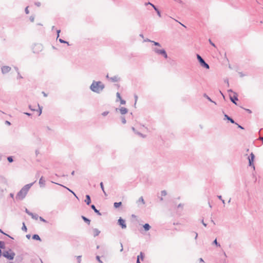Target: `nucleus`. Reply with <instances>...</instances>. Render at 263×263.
I'll list each match as a JSON object with an SVG mask.
<instances>
[{"label":"nucleus","instance_id":"nucleus-6","mask_svg":"<svg viewBox=\"0 0 263 263\" xmlns=\"http://www.w3.org/2000/svg\"><path fill=\"white\" fill-rule=\"evenodd\" d=\"M43 46L41 44H34L32 47V50L34 53H38L43 50Z\"/></svg>","mask_w":263,"mask_h":263},{"label":"nucleus","instance_id":"nucleus-14","mask_svg":"<svg viewBox=\"0 0 263 263\" xmlns=\"http://www.w3.org/2000/svg\"><path fill=\"white\" fill-rule=\"evenodd\" d=\"M93 231V235L94 237H96L99 235L100 233V231L96 228H95L92 230Z\"/></svg>","mask_w":263,"mask_h":263},{"label":"nucleus","instance_id":"nucleus-16","mask_svg":"<svg viewBox=\"0 0 263 263\" xmlns=\"http://www.w3.org/2000/svg\"><path fill=\"white\" fill-rule=\"evenodd\" d=\"M91 208L94 211V212L97 213L98 215H101V213L99 212V210H98L96 208L95 205L92 204L91 205Z\"/></svg>","mask_w":263,"mask_h":263},{"label":"nucleus","instance_id":"nucleus-11","mask_svg":"<svg viewBox=\"0 0 263 263\" xmlns=\"http://www.w3.org/2000/svg\"><path fill=\"white\" fill-rule=\"evenodd\" d=\"M45 180L43 179V177L42 176L39 180V184L41 187H44L45 186Z\"/></svg>","mask_w":263,"mask_h":263},{"label":"nucleus","instance_id":"nucleus-57","mask_svg":"<svg viewBox=\"0 0 263 263\" xmlns=\"http://www.w3.org/2000/svg\"><path fill=\"white\" fill-rule=\"evenodd\" d=\"M182 207H183V205L181 203L179 204L178 205V208H182Z\"/></svg>","mask_w":263,"mask_h":263},{"label":"nucleus","instance_id":"nucleus-51","mask_svg":"<svg viewBox=\"0 0 263 263\" xmlns=\"http://www.w3.org/2000/svg\"><path fill=\"white\" fill-rule=\"evenodd\" d=\"M25 212L26 213L28 214L29 215H30V214H31V212H30L27 209H26L25 210Z\"/></svg>","mask_w":263,"mask_h":263},{"label":"nucleus","instance_id":"nucleus-17","mask_svg":"<svg viewBox=\"0 0 263 263\" xmlns=\"http://www.w3.org/2000/svg\"><path fill=\"white\" fill-rule=\"evenodd\" d=\"M224 117L228 120L230 121L232 123L236 124V123L235 122L234 120L232 118L230 117L229 116H228L227 115L225 114L224 115Z\"/></svg>","mask_w":263,"mask_h":263},{"label":"nucleus","instance_id":"nucleus-56","mask_svg":"<svg viewBox=\"0 0 263 263\" xmlns=\"http://www.w3.org/2000/svg\"><path fill=\"white\" fill-rule=\"evenodd\" d=\"M120 245H121V249H120V252H122L123 250V248L122 243L121 242L120 243Z\"/></svg>","mask_w":263,"mask_h":263},{"label":"nucleus","instance_id":"nucleus-7","mask_svg":"<svg viewBox=\"0 0 263 263\" xmlns=\"http://www.w3.org/2000/svg\"><path fill=\"white\" fill-rule=\"evenodd\" d=\"M255 158V156L253 153H251L250 156L248 157L249 165L252 166L254 170L255 167L253 163V161Z\"/></svg>","mask_w":263,"mask_h":263},{"label":"nucleus","instance_id":"nucleus-48","mask_svg":"<svg viewBox=\"0 0 263 263\" xmlns=\"http://www.w3.org/2000/svg\"><path fill=\"white\" fill-rule=\"evenodd\" d=\"M134 98H135V104H136V102H137V100H138V96H137V95H134Z\"/></svg>","mask_w":263,"mask_h":263},{"label":"nucleus","instance_id":"nucleus-18","mask_svg":"<svg viewBox=\"0 0 263 263\" xmlns=\"http://www.w3.org/2000/svg\"><path fill=\"white\" fill-rule=\"evenodd\" d=\"M143 227L145 231H148L151 229V226L148 223H145L143 226Z\"/></svg>","mask_w":263,"mask_h":263},{"label":"nucleus","instance_id":"nucleus-44","mask_svg":"<svg viewBox=\"0 0 263 263\" xmlns=\"http://www.w3.org/2000/svg\"><path fill=\"white\" fill-rule=\"evenodd\" d=\"M116 96H117V98L119 99V100L122 99L119 92H117L116 94Z\"/></svg>","mask_w":263,"mask_h":263},{"label":"nucleus","instance_id":"nucleus-42","mask_svg":"<svg viewBox=\"0 0 263 263\" xmlns=\"http://www.w3.org/2000/svg\"><path fill=\"white\" fill-rule=\"evenodd\" d=\"M120 101L121 104H122V105L125 104L126 103L125 101L122 99H120Z\"/></svg>","mask_w":263,"mask_h":263},{"label":"nucleus","instance_id":"nucleus-34","mask_svg":"<svg viewBox=\"0 0 263 263\" xmlns=\"http://www.w3.org/2000/svg\"><path fill=\"white\" fill-rule=\"evenodd\" d=\"M161 195L162 196H165L167 195V192L165 190H163L161 192Z\"/></svg>","mask_w":263,"mask_h":263},{"label":"nucleus","instance_id":"nucleus-54","mask_svg":"<svg viewBox=\"0 0 263 263\" xmlns=\"http://www.w3.org/2000/svg\"><path fill=\"white\" fill-rule=\"evenodd\" d=\"M132 130H133V131L135 134H136V132H138V131H137V130H136V129H135L134 127H132Z\"/></svg>","mask_w":263,"mask_h":263},{"label":"nucleus","instance_id":"nucleus-52","mask_svg":"<svg viewBox=\"0 0 263 263\" xmlns=\"http://www.w3.org/2000/svg\"><path fill=\"white\" fill-rule=\"evenodd\" d=\"M209 41L210 42V43L211 44V45H212V46H215V44L211 41V40L210 39L209 40Z\"/></svg>","mask_w":263,"mask_h":263},{"label":"nucleus","instance_id":"nucleus-28","mask_svg":"<svg viewBox=\"0 0 263 263\" xmlns=\"http://www.w3.org/2000/svg\"><path fill=\"white\" fill-rule=\"evenodd\" d=\"M55 183L57 184V183ZM57 184H58V183H57ZM59 185H60V184H59ZM60 185H61V186H63L64 187H65L66 189H67L69 192H70L71 193H72L74 195V196H75V197H76L78 198V197H77V196H76V194H75V193H74L72 191H71V190H70L69 189H68V188L66 187V186H64V185H61V184H60Z\"/></svg>","mask_w":263,"mask_h":263},{"label":"nucleus","instance_id":"nucleus-62","mask_svg":"<svg viewBox=\"0 0 263 263\" xmlns=\"http://www.w3.org/2000/svg\"><path fill=\"white\" fill-rule=\"evenodd\" d=\"M236 124H237V125H238V128H241V129H243V127H242L241 125H238V124H237V123H236Z\"/></svg>","mask_w":263,"mask_h":263},{"label":"nucleus","instance_id":"nucleus-8","mask_svg":"<svg viewBox=\"0 0 263 263\" xmlns=\"http://www.w3.org/2000/svg\"><path fill=\"white\" fill-rule=\"evenodd\" d=\"M118 223L120 225L122 229L126 228V224L125 223V221L122 218H120L118 220Z\"/></svg>","mask_w":263,"mask_h":263},{"label":"nucleus","instance_id":"nucleus-31","mask_svg":"<svg viewBox=\"0 0 263 263\" xmlns=\"http://www.w3.org/2000/svg\"><path fill=\"white\" fill-rule=\"evenodd\" d=\"M213 244H214L217 247H220V245L217 242V239H215L213 242Z\"/></svg>","mask_w":263,"mask_h":263},{"label":"nucleus","instance_id":"nucleus-3","mask_svg":"<svg viewBox=\"0 0 263 263\" xmlns=\"http://www.w3.org/2000/svg\"><path fill=\"white\" fill-rule=\"evenodd\" d=\"M2 255L9 260H12L15 254L11 249H9L8 251H4L3 252H2Z\"/></svg>","mask_w":263,"mask_h":263},{"label":"nucleus","instance_id":"nucleus-47","mask_svg":"<svg viewBox=\"0 0 263 263\" xmlns=\"http://www.w3.org/2000/svg\"><path fill=\"white\" fill-rule=\"evenodd\" d=\"M25 13H26V14H29V10H28V7H27L25 8Z\"/></svg>","mask_w":263,"mask_h":263},{"label":"nucleus","instance_id":"nucleus-24","mask_svg":"<svg viewBox=\"0 0 263 263\" xmlns=\"http://www.w3.org/2000/svg\"><path fill=\"white\" fill-rule=\"evenodd\" d=\"M122 204V202H115L114 204V207L115 208H119L120 206H121Z\"/></svg>","mask_w":263,"mask_h":263},{"label":"nucleus","instance_id":"nucleus-22","mask_svg":"<svg viewBox=\"0 0 263 263\" xmlns=\"http://www.w3.org/2000/svg\"><path fill=\"white\" fill-rule=\"evenodd\" d=\"M82 218L83 219V220L86 222V223H87L88 224H90V220L88 219L87 218L85 217V216H82Z\"/></svg>","mask_w":263,"mask_h":263},{"label":"nucleus","instance_id":"nucleus-13","mask_svg":"<svg viewBox=\"0 0 263 263\" xmlns=\"http://www.w3.org/2000/svg\"><path fill=\"white\" fill-rule=\"evenodd\" d=\"M120 113L122 114V115H125L126 114L127 111H128V110L127 108H125V107H121L120 109Z\"/></svg>","mask_w":263,"mask_h":263},{"label":"nucleus","instance_id":"nucleus-26","mask_svg":"<svg viewBox=\"0 0 263 263\" xmlns=\"http://www.w3.org/2000/svg\"><path fill=\"white\" fill-rule=\"evenodd\" d=\"M152 43H153V44L156 46H158L159 47H161V44L158 43V42H155V41H152Z\"/></svg>","mask_w":263,"mask_h":263},{"label":"nucleus","instance_id":"nucleus-25","mask_svg":"<svg viewBox=\"0 0 263 263\" xmlns=\"http://www.w3.org/2000/svg\"><path fill=\"white\" fill-rule=\"evenodd\" d=\"M138 202H141L143 204H145V201H144V200L143 198V197H140L138 200L137 201V203Z\"/></svg>","mask_w":263,"mask_h":263},{"label":"nucleus","instance_id":"nucleus-38","mask_svg":"<svg viewBox=\"0 0 263 263\" xmlns=\"http://www.w3.org/2000/svg\"><path fill=\"white\" fill-rule=\"evenodd\" d=\"M81 256H77V259L78 261V263H81Z\"/></svg>","mask_w":263,"mask_h":263},{"label":"nucleus","instance_id":"nucleus-5","mask_svg":"<svg viewBox=\"0 0 263 263\" xmlns=\"http://www.w3.org/2000/svg\"><path fill=\"white\" fill-rule=\"evenodd\" d=\"M197 58L202 67L206 69L210 68L209 65L204 61L203 58L199 54H197Z\"/></svg>","mask_w":263,"mask_h":263},{"label":"nucleus","instance_id":"nucleus-32","mask_svg":"<svg viewBox=\"0 0 263 263\" xmlns=\"http://www.w3.org/2000/svg\"><path fill=\"white\" fill-rule=\"evenodd\" d=\"M136 134L140 136V137H142V138H145L146 137L145 135L142 134V133L139 132H136Z\"/></svg>","mask_w":263,"mask_h":263},{"label":"nucleus","instance_id":"nucleus-30","mask_svg":"<svg viewBox=\"0 0 263 263\" xmlns=\"http://www.w3.org/2000/svg\"><path fill=\"white\" fill-rule=\"evenodd\" d=\"M100 186H101V189H102V191L103 192L104 194L105 195H106V192H105V190H104V186H103V182H101L100 183Z\"/></svg>","mask_w":263,"mask_h":263},{"label":"nucleus","instance_id":"nucleus-36","mask_svg":"<svg viewBox=\"0 0 263 263\" xmlns=\"http://www.w3.org/2000/svg\"><path fill=\"white\" fill-rule=\"evenodd\" d=\"M59 42H60V43H66V44H67L69 45V43H68V42L65 41L63 40V39H59Z\"/></svg>","mask_w":263,"mask_h":263},{"label":"nucleus","instance_id":"nucleus-64","mask_svg":"<svg viewBox=\"0 0 263 263\" xmlns=\"http://www.w3.org/2000/svg\"><path fill=\"white\" fill-rule=\"evenodd\" d=\"M259 139L262 141V144H263V137H260Z\"/></svg>","mask_w":263,"mask_h":263},{"label":"nucleus","instance_id":"nucleus-20","mask_svg":"<svg viewBox=\"0 0 263 263\" xmlns=\"http://www.w3.org/2000/svg\"><path fill=\"white\" fill-rule=\"evenodd\" d=\"M32 239H33L34 240H40V241L41 240L40 236L37 234H34L32 236Z\"/></svg>","mask_w":263,"mask_h":263},{"label":"nucleus","instance_id":"nucleus-45","mask_svg":"<svg viewBox=\"0 0 263 263\" xmlns=\"http://www.w3.org/2000/svg\"><path fill=\"white\" fill-rule=\"evenodd\" d=\"M22 78H23L22 76L21 75L20 72H17V79H22Z\"/></svg>","mask_w":263,"mask_h":263},{"label":"nucleus","instance_id":"nucleus-35","mask_svg":"<svg viewBox=\"0 0 263 263\" xmlns=\"http://www.w3.org/2000/svg\"><path fill=\"white\" fill-rule=\"evenodd\" d=\"M7 160L9 162H12L13 161V159L12 156H9L7 158Z\"/></svg>","mask_w":263,"mask_h":263},{"label":"nucleus","instance_id":"nucleus-55","mask_svg":"<svg viewBox=\"0 0 263 263\" xmlns=\"http://www.w3.org/2000/svg\"><path fill=\"white\" fill-rule=\"evenodd\" d=\"M201 222L204 227H206L207 224L205 223H204L203 219L202 220Z\"/></svg>","mask_w":263,"mask_h":263},{"label":"nucleus","instance_id":"nucleus-1","mask_svg":"<svg viewBox=\"0 0 263 263\" xmlns=\"http://www.w3.org/2000/svg\"><path fill=\"white\" fill-rule=\"evenodd\" d=\"M105 85L101 81H93L89 88L93 92L100 93L104 89Z\"/></svg>","mask_w":263,"mask_h":263},{"label":"nucleus","instance_id":"nucleus-60","mask_svg":"<svg viewBox=\"0 0 263 263\" xmlns=\"http://www.w3.org/2000/svg\"><path fill=\"white\" fill-rule=\"evenodd\" d=\"M247 111H248L249 113L251 114L252 112L251 110L249 109H245Z\"/></svg>","mask_w":263,"mask_h":263},{"label":"nucleus","instance_id":"nucleus-46","mask_svg":"<svg viewBox=\"0 0 263 263\" xmlns=\"http://www.w3.org/2000/svg\"><path fill=\"white\" fill-rule=\"evenodd\" d=\"M39 219H40V220L41 221H43V222H47V221H46V220H45L43 217H39Z\"/></svg>","mask_w":263,"mask_h":263},{"label":"nucleus","instance_id":"nucleus-27","mask_svg":"<svg viewBox=\"0 0 263 263\" xmlns=\"http://www.w3.org/2000/svg\"><path fill=\"white\" fill-rule=\"evenodd\" d=\"M137 257H139V260L141 259L142 260L144 259V254L142 252H140V255L137 256Z\"/></svg>","mask_w":263,"mask_h":263},{"label":"nucleus","instance_id":"nucleus-15","mask_svg":"<svg viewBox=\"0 0 263 263\" xmlns=\"http://www.w3.org/2000/svg\"><path fill=\"white\" fill-rule=\"evenodd\" d=\"M85 202H86V203L87 205L90 204V203H91V199H90V197L89 195H86V199L85 200Z\"/></svg>","mask_w":263,"mask_h":263},{"label":"nucleus","instance_id":"nucleus-12","mask_svg":"<svg viewBox=\"0 0 263 263\" xmlns=\"http://www.w3.org/2000/svg\"><path fill=\"white\" fill-rule=\"evenodd\" d=\"M109 79L113 82H118L120 80V78L117 76L110 77Z\"/></svg>","mask_w":263,"mask_h":263},{"label":"nucleus","instance_id":"nucleus-2","mask_svg":"<svg viewBox=\"0 0 263 263\" xmlns=\"http://www.w3.org/2000/svg\"><path fill=\"white\" fill-rule=\"evenodd\" d=\"M33 183L27 184L23 186L22 189L17 193L16 196V199L18 200H22L26 196L30 187L33 184Z\"/></svg>","mask_w":263,"mask_h":263},{"label":"nucleus","instance_id":"nucleus-10","mask_svg":"<svg viewBox=\"0 0 263 263\" xmlns=\"http://www.w3.org/2000/svg\"><path fill=\"white\" fill-rule=\"evenodd\" d=\"M234 95L233 97L230 95V100L235 104H237L236 101L238 100L237 95L235 92H234Z\"/></svg>","mask_w":263,"mask_h":263},{"label":"nucleus","instance_id":"nucleus-9","mask_svg":"<svg viewBox=\"0 0 263 263\" xmlns=\"http://www.w3.org/2000/svg\"><path fill=\"white\" fill-rule=\"evenodd\" d=\"M11 67L8 66H4L1 68L2 72L3 74H6L11 70Z\"/></svg>","mask_w":263,"mask_h":263},{"label":"nucleus","instance_id":"nucleus-58","mask_svg":"<svg viewBox=\"0 0 263 263\" xmlns=\"http://www.w3.org/2000/svg\"><path fill=\"white\" fill-rule=\"evenodd\" d=\"M35 4L38 7H39L41 5V3L40 2L35 3Z\"/></svg>","mask_w":263,"mask_h":263},{"label":"nucleus","instance_id":"nucleus-4","mask_svg":"<svg viewBox=\"0 0 263 263\" xmlns=\"http://www.w3.org/2000/svg\"><path fill=\"white\" fill-rule=\"evenodd\" d=\"M153 51L158 55H161L164 58H167V54L166 51L164 49H160L157 47L153 48Z\"/></svg>","mask_w":263,"mask_h":263},{"label":"nucleus","instance_id":"nucleus-50","mask_svg":"<svg viewBox=\"0 0 263 263\" xmlns=\"http://www.w3.org/2000/svg\"><path fill=\"white\" fill-rule=\"evenodd\" d=\"M149 5L152 6L153 7V6H155L154 5H153V4H152L150 2L146 3L145 4V5Z\"/></svg>","mask_w":263,"mask_h":263},{"label":"nucleus","instance_id":"nucleus-19","mask_svg":"<svg viewBox=\"0 0 263 263\" xmlns=\"http://www.w3.org/2000/svg\"><path fill=\"white\" fill-rule=\"evenodd\" d=\"M30 216H31L32 218L37 220L39 218V216L36 214H33L32 213H31L30 214Z\"/></svg>","mask_w":263,"mask_h":263},{"label":"nucleus","instance_id":"nucleus-40","mask_svg":"<svg viewBox=\"0 0 263 263\" xmlns=\"http://www.w3.org/2000/svg\"><path fill=\"white\" fill-rule=\"evenodd\" d=\"M96 259L99 262V263H103L102 261L100 259V257L99 256H97Z\"/></svg>","mask_w":263,"mask_h":263},{"label":"nucleus","instance_id":"nucleus-53","mask_svg":"<svg viewBox=\"0 0 263 263\" xmlns=\"http://www.w3.org/2000/svg\"><path fill=\"white\" fill-rule=\"evenodd\" d=\"M224 82L227 84L228 86H229V81L228 79L224 80Z\"/></svg>","mask_w":263,"mask_h":263},{"label":"nucleus","instance_id":"nucleus-39","mask_svg":"<svg viewBox=\"0 0 263 263\" xmlns=\"http://www.w3.org/2000/svg\"><path fill=\"white\" fill-rule=\"evenodd\" d=\"M23 227L22 228V229L23 231H25V232H26L27 230V227H26V226H25L24 223H23Z\"/></svg>","mask_w":263,"mask_h":263},{"label":"nucleus","instance_id":"nucleus-41","mask_svg":"<svg viewBox=\"0 0 263 263\" xmlns=\"http://www.w3.org/2000/svg\"><path fill=\"white\" fill-rule=\"evenodd\" d=\"M109 114V111H104L102 113V115L103 116H107L108 114Z\"/></svg>","mask_w":263,"mask_h":263},{"label":"nucleus","instance_id":"nucleus-49","mask_svg":"<svg viewBox=\"0 0 263 263\" xmlns=\"http://www.w3.org/2000/svg\"><path fill=\"white\" fill-rule=\"evenodd\" d=\"M143 41L145 42H151V43L152 42V41L149 40V39H144Z\"/></svg>","mask_w":263,"mask_h":263},{"label":"nucleus","instance_id":"nucleus-33","mask_svg":"<svg viewBox=\"0 0 263 263\" xmlns=\"http://www.w3.org/2000/svg\"><path fill=\"white\" fill-rule=\"evenodd\" d=\"M38 107H39V109L37 111H39V116H40L42 114V107H41L39 104H38Z\"/></svg>","mask_w":263,"mask_h":263},{"label":"nucleus","instance_id":"nucleus-59","mask_svg":"<svg viewBox=\"0 0 263 263\" xmlns=\"http://www.w3.org/2000/svg\"><path fill=\"white\" fill-rule=\"evenodd\" d=\"M217 197L218 198V199H219L220 200H222V196L221 195H218L217 196Z\"/></svg>","mask_w":263,"mask_h":263},{"label":"nucleus","instance_id":"nucleus-21","mask_svg":"<svg viewBox=\"0 0 263 263\" xmlns=\"http://www.w3.org/2000/svg\"><path fill=\"white\" fill-rule=\"evenodd\" d=\"M203 97L206 98L210 102L214 103L215 104H216V103L212 101L211 99L206 93L203 94Z\"/></svg>","mask_w":263,"mask_h":263},{"label":"nucleus","instance_id":"nucleus-23","mask_svg":"<svg viewBox=\"0 0 263 263\" xmlns=\"http://www.w3.org/2000/svg\"><path fill=\"white\" fill-rule=\"evenodd\" d=\"M153 8L156 11L159 17H161V13H160V11L159 10V9L155 6H153Z\"/></svg>","mask_w":263,"mask_h":263},{"label":"nucleus","instance_id":"nucleus-29","mask_svg":"<svg viewBox=\"0 0 263 263\" xmlns=\"http://www.w3.org/2000/svg\"><path fill=\"white\" fill-rule=\"evenodd\" d=\"M5 247V244L4 241H0V248L4 249Z\"/></svg>","mask_w":263,"mask_h":263},{"label":"nucleus","instance_id":"nucleus-63","mask_svg":"<svg viewBox=\"0 0 263 263\" xmlns=\"http://www.w3.org/2000/svg\"><path fill=\"white\" fill-rule=\"evenodd\" d=\"M31 236L30 234H28L26 235V237L28 238V239H30Z\"/></svg>","mask_w":263,"mask_h":263},{"label":"nucleus","instance_id":"nucleus-37","mask_svg":"<svg viewBox=\"0 0 263 263\" xmlns=\"http://www.w3.org/2000/svg\"><path fill=\"white\" fill-rule=\"evenodd\" d=\"M121 121H122V123L123 124H125L126 123V120L125 117H121Z\"/></svg>","mask_w":263,"mask_h":263},{"label":"nucleus","instance_id":"nucleus-61","mask_svg":"<svg viewBox=\"0 0 263 263\" xmlns=\"http://www.w3.org/2000/svg\"><path fill=\"white\" fill-rule=\"evenodd\" d=\"M60 31H61L60 30H57V34H58L57 37H58L59 36V33H60Z\"/></svg>","mask_w":263,"mask_h":263},{"label":"nucleus","instance_id":"nucleus-43","mask_svg":"<svg viewBox=\"0 0 263 263\" xmlns=\"http://www.w3.org/2000/svg\"><path fill=\"white\" fill-rule=\"evenodd\" d=\"M29 19H30V21H31V22H34V16H31L30 17Z\"/></svg>","mask_w":263,"mask_h":263}]
</instances>
